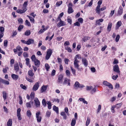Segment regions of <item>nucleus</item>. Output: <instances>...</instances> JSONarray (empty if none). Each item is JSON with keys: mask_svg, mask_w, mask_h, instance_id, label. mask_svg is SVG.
<instances>
[{"mask_svg": "<svg viewBox=\"0 0 126 126\" xmlns=\"http://www.w3.org/2000/svg\"><path fill=\"white\" fill-rule=\"evenodd\" d=\"M52 53V51L50 49H48L46 56L45 59L46 60H48L50 58V56L51 55Z\"/></svg>", "mask_w": 126, "mask_h": 126, "instance_id": "nucleus-1", "label": "nucleus"}, {"mask_svg": "<svg viewBox=\"0 0 126 126\" xmlns=\"http://www.w3.org/2000/svg\"><path fill=\"white\" fill-rule=\"evenodd\" d=\"M71 80L70 79H68L67 78H64V80L63 82V85H65L67 84V85L70 86L71 85Z\"/></svg>", "mask_w": 126, "mask_h": 126, "instance_id": "nucleus-2", "label": "nucleus"}, {"mask_svg": "<svg viewBox=\"0 0 126 126\" xmlns=\"http://www.w3.org/2000/svg\"><path fill=\"white\" fill-rule=\"evenodd\" d=\"M103 84L105 86H108L109 88L111 89H113V86L110 83L107 81H104L103 82Z\"/></svg>", "mask_w": 126, "mask_h": 126, "instance_id": "nucleus-3", "label": "nucleus"}, {"mask_svg": "<svg viewBox=\"0 0 126 126\" xmlns=\"http://www.w3.org/2000/svg\"><path fill=\"white\" fill-rule=\"evenodd\" d=\"M63 75L61 74L59 75L57 81L59 84H63Z\"/></svg>", "mask_w": 126, "mask_h": 126, "instance_id": "nucleus-4", "label": "nucleus"}, {"mask_svg": "<svg viewBox=\"0 0 126 126\" xmlns=\"http://www.w3.org/2000/svg\"><path fill=\"white\" fill-rule=\"evenodd\" d=\"M113 70L114 71L116 72L118 74H120V71L118 65L117 64H115L113 66Z\"/></svg>", "mask_w": 126, "mask_h": 126, "instance_id": "nucleus-5", "label": "nucleus"}, {"mask_svg": "<svg viewBox=\"0 0 126 126\" xmlns=\"http://www.w3.org/2000/svg\"><path fill=\"white\" fill-rule=\"evenodd\" d=\"M34 101L36 107H40V102L38 98L37 97L35 98Z\"/></svg>", "mask_w": 126, "mask_h": 126, "instance_id": "nucleus-6", "label": "nucleus"}, {"mask_svg": "<svg viewBox=\"0 0 126 126\" xmlns=\"http://www.w3.org/2000/svg\"><path fill=\"white\" fill-rule=\"evenodd\" d=\"M81 59V56L79 54L77 55L74 58V62H79L80 61L78 60Z\"/></svg>", "mask_w": 126, "mask_h": 126, "instance_id": "nucleus-7", "label": "nucleus"}, {"mask_svg": "<svg viewBox=\"0 0 126 126\" xmlns=\"http://www.w3.org/2000/svg\"><path fill=\"white\" fill-rule=\"evenodd\" d=\"M39 82H36L35 83L32 88L33 91H36L38 89L39 86Z\"/></svg>", "mask_w": 126, "mask_h": 126, "instance_id": "nucleus-8", "label": "nucleus"}, {"mask_svg": "<svg viewBox=\"0 0 126 126\" xmlns=\"http://www.w3.org/2000/svg\"><path fill=\"white\" fill-rule=\"evenodd\" d=\"M123 13V8L121 6H120L119 9L117 11L118 16L121 15Z\"/></svg>", "mask_w": 126, "mask_h": 126, "instance_id": "nucleus-9", "label": "nucleus"}, {"mask_svg": "<svg viewBox=\"0 0 126 126\" xmlns=\"http://www.w3.org/2000/svg\"><path fill=\"white\" fill-rule=\"evenodd\" d=\"M21 111V109L19 108L17 110V116L18 117V119L19 120H21L22 119V118L21 117V114L20 112Z\"/></svg>", "mask_w": 126, "mask_h": 126, "instance_id": "nucleus-10", "label": "nucleus"}, {"mask_svg": "<svg viewBox=\"0 0 126 126\" xmlns=\"http://www.w3.org/2000/svg\"><path fill=\"white\" fill-rule=\"evenodd\" d=\"M66 25L65 22L62 20H61L57 25L59 27L63 26Z\"/></svg>", "mask_w": 126, "mask_h": 126, "instance_id": "nucleus-11", "label": "nucleus"}, {"mask_svg": "<svg viewBox=\"0 0 126 126\" xmlns=\"http://www.w3.org/2000/svg\"><path fill=\"white\" fill-rule=\"evenodd\" d=\"M22 10L18 9L16 10V12L17 13L19 14H22L25 13L27 10V9H25L22 8Z\"/></svg>", "mask_w": 126, "mask_h": 126, "instance_id": "nucleus-12", "label": "nucleus"}, {"mask_svg": "<svg viewBox=\"0 0 126 126\" xmlns=\"http://www.w3.org/2000/svg\"><path fill=\"white\" fill-rule=\"evenodd\" d=\"M82 63L84 65L85 67H87L88 65V62L86 59L84 58H83L82 59Z\"/></svg>", "mask_w": 126, "mask_h": 126, "instance_id": "nucleus-13", "label": "nucleus"}, {"mask_svg": "<svg viewBox=\"0 0 126 126\" xmlns=\"http://www.w3.org/2000/svg\"><path fill=\"white\" fill-rule=\"evenodd\" d=\"M14 69L16 71V73L18 71L19 69V66L18 64L17 63H16L14 65Z\"/></svg>", "mask_w": 126, "mask_h": 126, "instance_id": "nucleus-14", "label": "nucleus"}, {"mask_svg": "<svg viewBox=\"0 0 126 126\" xmlns=\"http://www.w3.org/2000/svg\"><path fill=\"white\" fill-rule=\"evenodd\" d=\"M48 87V85H43L42 86L41 88V92L42 93L45 91L46 90L47 87Z\"/></svg>", "mask_w": 126, "mask_h": 126, "instance_id": "nucleus-15", "label": "nucleus"}, {"mask_svg": "<svg viewBox=\"0 0 126 126\" xmlns=\"http://www.w3.org/2000/svg\"><path fill=\"white\" fill-rule=\"evenodd\" d=\"M122 24L121 21H118L116 23L115 26V28L116 29H118L121 26Z\"/></svg>", "mask_w": 126, "mask_h": 126, "instance_id": "nucleus-16", "label": "nucleus"}, {"mask_svg": "<svg viewBox=\"0 0 126 126\" xmlns=\"http://www.w3.org/2000/svg\"><path fill=\"white\" fill-rule=\"evenodd\" d=\"M112 25V23L111 22H110L108 24L107 28V30L109 32H110L111 30Z\"/></svg>", "mask_w": 126, "mask_h": 126, "instance_id": "nucleus-17", "label": "nucleus"}, {"mask_svg": "<svg viewBox=\"0 0 126 126\" xmlns=\"http://www.w3.org/2000/svg\"><path fill=\"white\" fill-rule=\"evenodd\" d=\"M34 41L33 39H29L27 41V44L30 45L31 44H33L34 43Z\"/></svg>", "mask_w": 126, "mask_h": 126, "instance_id": "nucleus-18", "label": "nucleus"}, {"mask_svg": "<svg viewBox=\"0 0 126 126\" xmlns=\"http://www.w3.org/2000/svg\"><path fill=\"white\" fill-rule=\"evenodd\" d=\"M103 21V19H100L96 21V24L99 25H101L100 23L102 22Z\"/></svg>", "mask_w": 126, "mask_h": 126, "instance_id": "nucleus-19", "label": "nucleus"}, {"mask_svg": "<svg viewBox=\"0 0 126 126\" xmlns=\"http://www.w3.org/2000/svg\"><path fill=\"white\" fill-rule=\"evenodd\" d=\"M79 83L78 81H76L74 85V88L76 89L79 88Z\"/></svg>", "mask_w": 126, "mask_h": 126, "instance_id": "nucleus-20", "label": "nucleus"}, {"mask_svg": "<svg viewBox=\"0 0 126 126\" xmlns=\"http://www.w3.org/2000/svg\"><path fill=\"white\" fill-rule=\"evenodd\" d=\"M11 77L13 79L16 80L18 79V76L17 75L13 74L12 75Z\"/></svg>", "mask_w": 126, "mask_h": 126, "instance_id": "nucleus-21", "label": "nucleus"}, {"mask_svg": "<svg viewBox=\"0 0 126 126\" xmlns=\"http://www.w3.org/2000/svg\"><path fill=\"white\" fill-rule=\"evenodd\" d=\"M100 6L99 5H98L96 7L95 10L96 11V13H98V14H99L100 12Z\"/></svg>", "mask_w": 126, "mask_h": 126, "instance_id": "nucleus-22", "label": "nucleus"}, {"mask_svg": "<svg viewBox=\"0 0 126 126\" xmlns=\"http://www.w3.org/2000/svg\"><path fill=\"white\" fill-rule=\"evenodd\" d=\"M74 12V10L71 7H69L68 10V14H70Z\"/></svg>", "mask_w": 126, "mask_h": 126, "instance_id": "nucleus-23", "label": "nucleus"}, {"mask_svg": "<svg viewBox=\"0 0 126 126\" xmlns=\"http://www.w3.org/2000/svg\"><path fill=\"white\" fill-rule=\"evenodd\" d=\"M26 62V64L28 66L29 68L31 67V65L29 63V59L28 58H26L25 59Z\"/></svg>", "mask_w": 126, "mask_h": 126, "instance_id": "nucleus-24", "label": "nucleus"}, {"mask_svg": "<svg viewBox=\"0 0 126 126\" xmlns=\"http://www.w3.org/2000/svg\"><path fill=\"white\" fill-rule=\"evenodd\" d=\"M3 97L4 100H5L6 98L7 94L6 92L4 91L2 92Z\"/></svg>", "mask_w": 126, "mask_h": 126, "instance_id": "nucleus-25", "label": "nucleus"}, {"mask_svg": "<svg viewBox=\"0 0 126 126\" xmlns=\"http://www.w3.org/2000/svg\"><path fill=\"white\" fill-rule=\"evenodd\" d=\"M1 81L3 83L5 84L8 85L9 84V82L7 80L2 79L1 80Z\"/></svg>", "mask_w": 126, "mask_h": 126, "instance_id": "nucleus-26", "label": "nucleus"}, {"mask_svg": "<svg viewBox=\"0 0 126 126\" xmlns=\"http://www.w3.org/2000/svg\"><path fill=\"white\" fill-rule=\"evenodd\" d=\"M79 63V62H74V63L75 67L78 69V70H79V65L78 64Z\"/></svg>", "mask_w": 126, "mask_h": 126, "instance_id": "nucleus-27", "label": "nucleus"}, {"mask_svg": "<svg viewBox=\"0 0 126 126\" xmlns=\"http://www.w3.org/2000/svg\"><path fill=\"white\" fill-rule=\"evenodd\" d=\"M35 65L37 66L38 67L39 66L40 64V61L36 59V60L33 62Z\"/></svg>", "mask_w": 126, "mask_h": 126, "instance_id": "nucleus-28", "label": "nucleus"}, {"mask_svg": "<svg viewBox=\"0 0 126 126\" xmlns=\"http://www.w3.org/2000/svg\"><path fill=\"white\" fill-rule=\"evenodd\" d=\"M76 123V120L74 118H73L72 121L71 125V126H74Z\"/></svg>", "mask_w": 126, "mask_h": 126, "instance_id": "nucleus-29", "label": "nucleus"}, {"mask_svg": "<svg viewBox=\"0 0 126 126\" xmlns=\"http://www.w3.org/2000/svg\"><path fill=\"white\" fill-rule=\"evenodd\" d=\"M12 125V120L9 119L7 122V125L8 126H11Z\"/></svg>", "mask_w": 126, "mask_h": 126, "instance_id": "nucleus-30", "label": "nucleus"}, {"mask_svg": "<svg viewBox=\"0 0 126 126\" xmlns=\"http://www.w3.org/2000/svg\"><path fill=\"white\" fill-rule=\"evenodd\" d=\"M70 68L71 69L72 73L74 75L76 76V70L74 68H73L72 66H70Z\"/></svg>", "mask_w": 126, "mask_h": 126, "instance_id": "nucleus-31", "label": "nucleus"}, {"mask_svg": "<svg viewBox=\"0 0 126 126\" xmlns=\"http://www.w3.org/2000/svg\"><path fill=\"white\" fill-rule=\"evenodd\" d=\"M79 100L80 101H82L84 104H88L87 102L85 100V99L83 98H79Z\"/></svg>", "mask_w": 126, "mask_h": 126, "instance_id": "nucleus-32", "label": "nucleus"}, {"mask_svg": "<svg viewBox=\"0 0 126 126\" xmlns=\"http://www.w3.org/2000/svg\"><path fill=\"white\" fill-rule=\"evenodd\" d=\"M47 103L48 105V107L49 109H50L51 108V102L49 101H47Z\"/></svg>", "mask_w": 126, "mask_h": 126, "instance_id": "nucleus-33", "label": "nucleus"}, {"mask_svg": "<svg viewBox=\"0 0 126 126\" xmlns=\"http://www.w3.org/2000/svg\"><path fill=\"white\" fill-rule=\"evenodd\" d=\"M90 122V120L89 117H87V120L86 122V126H88Z\"/></svg>", "mask_w": 126, "mask_h": 126, "instance_id": "nucleus-34", "label": "nucleus"}, {"mask_svg": "<svg viewBox=\"0 0 126 126\" xmlns=\"http://www.w3.org/2000/svg\"><path fill=\"white\" fill-rule=\"evenodd\" d=\"M28 74L29 76H30L32 77L34 75V73H33L32 70H29L28 72Z\"/></svg>", "mask_w": 126, "mask_h": 126, "instance_id": "nucleus-35", "label": "nucleus"}, {"mask_svg": "<svg viewBox=\"0 0 126 126\" xmlns=\"http://www.w3.org/2000/svg\"><path fill=\"white\" fill-rule=\"evenodd\" d=\"M90 37L88 36L82 38V40L85 42L87 41L88 40L90 39Z\"/></svg>", "mask_w": 126, "mask_h": 126, "instance_id": "nucleus-36", "label": "nucleus"}, {"mask_svg": "<svg viewBox=\"0 0 126 126\" xmlns=\"http://www.w3.org/2000/svg\"><path fill=\"white\" fill-rule=\"evenodd\" d=\"M51 112L49 111H47L46 112V115L47 117H49L50 115Z\"/></svg>", "mask_w": 126, "mask_h": 126, "instance_id": "nucleus-37", "label": "nucleus"}, {"mask_svg": "<svg viewBox=\"0 0 126 126\" xmlns=\"http://www.w3.org/2000/svg\"><path fill=\"white\" fill-rule=\"evenodd\" d=\"M28 2L27 1H25L23 5V7L22 8H23L25 9H27V5Z\"/></svg>", "mask_w": 126, "mask_h": 126, "instance_id": "nucleus-38", "label": "nucleus"}, {"mask_svg": "<svg viewBox=\"0 0 126 126\" xmlns=\"http://www.w3.org/2000/svg\"><path fill=\"white\" fill-rule=\"evenodd\" d=\"M31 34L30 31L29 30H27L25 32L24 34L26 36H28Z\"/></svg>", "mask_w": 126, "mask_h": 126, "instance_id": "nucleus-39", "label": "nucleus"}, {"mask_svg": "<svg viewBox=\"0 0 126 126\" xmlns=\"http://www.w3.org/2000/svg\"><path fill=\"white\" fill-rule=\"evenodd\" d=\"M19 103L20 105H21L23 103V100L22 97L20 95L19 96Z\"/></svg>", "mask_w": 126, "mask_h": 126, "instance_id": "nucleus-40", "label": "nucleus"}, {"mask_svg": "<svg viewBox=\"0 0 126 126\" xmlns=\"http://www.w3.org/2000/svg\"><path fill=\"white\" fill-rule=\"evenodd\" d=\"M45 67L46 70L47 71L49 70L48 69L50 68V66L47 63H46L45 65Z\"/></svg>", "mask_w": 126, "mask_h": 126, "instance_id": "nucleus-41", "label": "nucleus"}, {"mask_svg": "<svg viewBox=\"0 0 126 126\" xmlns=\"http://www.w3.org/2000/svg\"><path fill=\"white\" fill-rule=\"evenodd\" d=\"M65 49L67 50L68 52H72L71 49L70 47L67 46L65 47Z\"/></svg>", "mask_w": 126, "mask_h": 126, "instance_id": "nucleus-42", "label": "nucleus"}, {"mask_svg": "<svg viewBox=\"0 0 126 126\" xmlns=\"http://www.w3.org/2000/svg\"><path fill=\"white\" fill-rule=\"evenodd\" d=\"M65 73L66 76L67 77H69L70 73V71L68 70H66V71Z\"/></svg>", "mask_w": 126, "mask_h": 126, "instance_id": "nucleus-43", "label": "nucleus"}, {"mask_svg": "<svg viewBox=\"0 0 126 126\" xmlns=\"http://www.w3.org/2000/svg\"><path fill=\"white\" fill-rule=\"evenodd\" d=\"M27 114L28 116L30 117L32 115V113L30 110H28L27 112Z\"/></svg>", "mask_w": 126, "mask_h": 126, "instance_id": "nucleus-44", "label": "nucleus"}, {"mask_svg": "<svg viewBox=\"0 0 126 126\" xmlns=\"http://www.w3.org/2000/svg\"><path fill=\"white\" fill-rule=\"evenodd\" d=\"M8 69L9 68L8 67H5V68L3 69L2 70L3 72V73H5L6 72Z\"/></svg>", "mask_w": 126, "mask_h": 126, "instance_id": "nucleus-45", "label": "nucleus"}, {"mask_svg": "<svg viewBox=\"0 0 126 126\" xmlns=\"http://www.w3.org/2000/svg\"><path fill=\"white\" fill-rule=\"evenodd\" d=\"M30 96L31 98L32 99H33L34 97V92H32L31 93L30 95Z\"/></svg>", "mask_w": 126, "mask_h": 126, "instance_id": "nucleus-46", "label": "nucleus"}, {"mask_svg": "<svg viewBox=\"0 0 126 126\" xmlns=\"http://www.w3.org/2000/svg\"><path fill=\"white\" fill-rule=\"evenodd\" d=\"M53 110L56 111V112H58V107H56L55 106H54L53 107Z\"/></svg>", "mask_w": 126, "mask_h": 126, "instance_id": "nucleus-47", "label": "nucleus"}, {"mask_svg": "<svg viewBox=\"0 0 126 126\" xmlns=\"http://www.w3.org/2000/svg\"><path fill=\"white\" fill-rule=\"evenodd\" d=\"M16 48L17 49V50L18 51H21L22 50V49L21 47L19 46H18L17 47H16Z\"/></svg>", "mask_w": 126, "mask_h": 126, "instance_id": "nucleus-48", "label": "nucleus"}, {"mask_svg": "<svg viewBox=\"0 0 126 126\" xmlns=\"http://www.w3.org/2000/svg\"><path fill=\"white\" fill-rule=\"evenodd\" d=\"M31 59L33 62L35 61L37 59H36L34 55H33L31 57Z\"/></svg>", "mask_w": 126, "mask_h": 126, "instance_id": "nucleus-49", "label": "nucleus"}, {"mask_svg": "<svg viewBox=\"0 0 126 126\" xmlns=\"http://www.w3.org/2000/svg\"><path fill=\"white\" fill-rule=\"evenodd\" d=\"M122 105V103H121L119 104H117L115 106V107H117V108H119L121 107V106Z\"/></svg>", "mask_w": 126, "mask_h": 126, "instance_id": "nucleus-50", "label": "nucleus"}, {"mask_svg": "<svg viewBox=\"0 0 126 126\" xmlns=\"http://www.w3.org/2000/svg\"><path fill=\"white\" fill-rule=\"evenodd\" d=\"M62 1H58L56 3V5L57 6H59L62 4Z\"/></svg>", "mask_w": 126, "mask_h": 126, "instance_id": "nucleus-51", "label": "nucleus"}, {"mask_svg": "<svg viewBox=\"0 0 126 126\" xmlns=\"http://www.w3.org/2000/svg\"><path fill=\"white\" fill-rule=\"evenodd\" d=\"M120 38V36L119 35H118L116 36L115 39V41L116 42H118V41Z\"/></svg>", "mask_w": 126, "mask_h": 126, "instance_id": "nucleus-52", "label": "nucleus"}, {"mask_svg": "<svg viewBox=\"0 0 126 126\" xmlns=\"http://www.w3.org/2000/svg\"><path fill=\"white\" fill-rule=\"evenodd\" d=\"M17 20L19 23L22 24L23 22V20L21 18H19Z\"/></svg>", "mask_w": 126, "mask_h": 126, "instance_id": "nucleus-53", "label": "nucleus"}, {"mask_svg": "<svg viewBox=\"0 0 126 126\" xmlns=\"http://www.w3.org/2000/svg\"><path fill=\"white\" fill-rule=\"evenodd\" d=\"M4 28L2 27H0V32L1 33H3L4 31Z\"/></svg>", "mask_w": 126, "mask_h": 126, "instance_id": "nucleus-54", "label": "nucleus"}, {"mask_svg": "<svg viewBox=\"0 0 126 126\" xmlns=\"http://www.w3.org/2000/svg\"><path fill=\"white\" fill-rule=\"evenodd\" d=\"M31 102L32 103V102H27L26 103V106L27 107L30 108L31 107V106L30 104V103Z\"/></svg>", "mask_w": 126, "mask_h": 126, "instance_id": "nucleus-55", "label": "nucleus"}, {"mask_svg": "<svg viewBox=\"0 0 126 126\" xmlns=\"http://www.w3.org/2000/svg\"><path fill=\"white\" fill-rule=\"evenodd\" d=\"M101 109V105H99L98 106V109L97 110V113H99Z\"/></svg>", "mask_w": 126, "mask_h": 126, "instance_id": "nucleus-56", "label": "nucleus"}, {"mask_svg": "<svg viewBox=\"0 0 126 126\" xmlns=\"http://www.w3.org/2000/svg\"><path fill=\"white\" fill-rule=\"evenodd\" d=\"M40 112L39 111L36 112V118L41 116H40Z\"/></svg>", "mask_w": 126, "mask_h": 126, "instance_id": "nucleus-57", "label": "nucleus"}, {"mask_svg": "<svg viewBox=\"0 0 126 126\" xmlns=\"http://www.w3.org/2000/svg\"><path fill=\"white\" fill-rule=\"evenodd\" d=\"M93 87L91 86H86V90L89 91L92 89Z\"/></svg>", "mask_w": 126, "mask_h": 126, "instance_id": "nucleus-58", "label": "nucleus"}, {"mask_svg": "<svg viewBox=\"0 0 126 126\" xmlns=\"http://www.w3.org/2000/svg\"><path fill=\"white\" fill-rule=\"evenodd\" d=\"M26 25H27L28 26H31V25L30 22L27 20H26L25 21Z\"/></svg>", "mask_w": 126, "mask_h": 126, "instance_id": "nucleus-59", "label": "nucleus"}, {"mask_svg": "<svg viewBox=\"0 0 126 126\" xmlns=\"http://www.w3.org/2000/svg\"><path fill=\"white\" fill-rule=\"evenodd\" d=\"M23 28V26L22 25H20L18 28V30L19 31H20Z\"/></svg>", "mask_w": 126, "mask_h": 126, "instance_id": "nucleus-60", "label": "nucleus"}, {"mask_svg": "<svg viewBox=\"0 0 126 126\" xmlns=\"http://www.w3.org/2000/svg\"><path fill=\"white\" fill-rule=\"evenodd\" d=\"M42 103L43 106H46V102L45 99H43L42 101Z\"/></svg>", "mask_w": 126, "mask_h": 126, "instance_id": "nucleus-61", "label": "nucleus"}, {"mask_svg": "<svg viewBox=\"0 0 126 126\" xmlns=\"http://www.w3.org/2000/svg\"><path fill=\"white\" fill-rule=\"evenodd\" d=\"M70 45V43L69 41H66L64 42V46H68Z\"/></svg>", "mask_w": 126, "mask_h": 126, "instance_id": "nucleus-62", "label": "nucleus"}, {"mask_svg": "<svg viewBox=\"0 0 126 126\" xmlns=\"http://www.w3.org/2000/svg\"><path fill=\"white\" fill-rule=\"evenodd\" d=\"M115 12V10H114L113 11H111L110 13V17H111L114 14Z\"/></svg>", "mask_w": 126, "mask_h": 126, "instance_id": "nucleus-63", "label": "nucleus"}, {"mask_svg": "<svg viewBox=\"0 0 126 126\" xmlns=\"http://www.w3.org/2000/svg\"><path fill=\"white\" fill-rule=\"evenodd\" d=\"M115 106H113L111 108V112L112 113H114L115 111L114 110V108H115Z\"/></svg>", "mask_w": 126, "mask_h": 126, "instance_id": "nucleus-64", "label": "nucleus"}]
</instances>
